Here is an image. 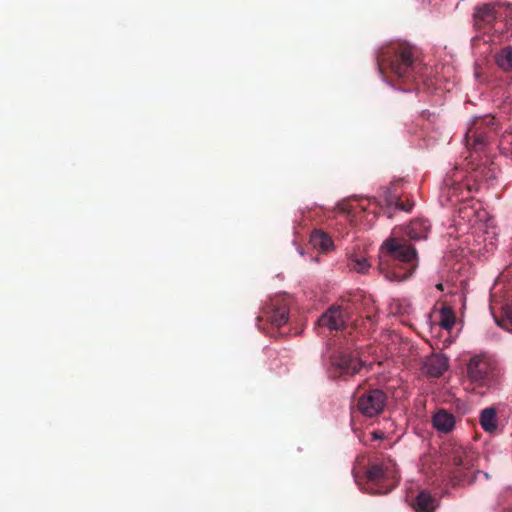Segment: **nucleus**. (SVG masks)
I'll list each match as a JSON object with an SVG mask.
<instances>
[{
    "label": "nucleus",
    "mask_w": 512,
    "mask_h": 512,
    "mask_svg": "<svg viewBox=\"0 0 512 512\" xmlns=\"http://www.w3.org/2000/svg\"><path fill=\"white\" fill-rule=\"evenodd\" d=\"M376 62L384 79L402 91H410L425 82L428 67L421 61L417 47L407 41H393L379 47Z\"/></svg>",
    "instance_id": "f257e3e1"
},
{
    "label": "nucleus",
    "mask_w": 512,
    "mask_h": 512,
    "mask_svg": "<svg viewBox=\"0 0 512 512\" xmlns=\"http://www.w3.org/2000/svg\"><path fill=\"white\" fill-rule=\"evenodd\" d=\"M416 267V249L407 240L393 237L383 242L378 269L387 280L404 281L413 274Z\"/></svg>",
    "instance_id": "f03ea898"
},
{
    "label": "nucleus",
    "mask_w": 512,
    "mask_h": 512,
    "mask_svg": "<svg viewBox=\"0 0 512 512\" xmlns=\"http://www.w3.org/2000/svg\"><path fill=\"white\" fill-rule=\"evenodd\" d=\"M499 369L496 362L486 355L472 357L467 364L470 389L479 395L486 394L498 382Z\"/></svg>",
    "instance_id": "7ed1b4c3"
},
{
    "label": "nucleus",
    "mask_w": 512,
    "mask_h": 512,
    "mask_svg": "<svg viewBox=\"0 0 512 512\" xmlns=\"http://www.w3.org/2000/svg\"><path fill=\"white\" fill-rule=\"evenodd\" d=\"M477 456L474 451L463 447L455 448L450 456L449 461L453 466L451 478L453 484L466 485L476 480V475L481 473L475 470V460Z\"/></svg>",
    "instance_id": "20e7f679"
},
{
    "label": "nucleus",
    "mask_w": 512,
    "mask_h": 512,
    "mask_svg": "<svg viewBox=\"0 0 512 512\" xmlns=\"http://www.w3.org/2000/svg\"><path fill=\"white\" fill-rule=\"evenodd\" d=\"M363 362L356 353L337 352L330 356V365L327 374L336 379L343 376H353L360 371Z\"/></svg>",
    "instance_id": "39448f33"
},
{
    "label": "nucleus",
    "mask_w": 512,
    "mask_h": 512,
    "mask_svg": "<svg viewBox=\"0 0 512 512\" xmlns=\"http://www.w3.org/2000/svg\"><path fill=\"white\" fill-rule=\"evenodd\" d=\"M368 482L375 486V493L387 494L398 483L395 471L388 465L373 464L366 472Z\"/></svg>",
    "instance_id": "423d86ee"
},
{
    "label": "nucleus",
    "mask_w": 512,
    "mask_h": 512,
    "mask_svg": "<svg viewBox=\"0 0 512 512\" xmlns=\"http://www.w3.org/2000/svg\"><path fill=\"white\" fill-rule=\"evenodd\" d=\"M496 4L484 3L477 5L473 13L474 28L477 31L484 33L501 36L502 30L496 28L497 19L499 16Z\"/></svg>",
    "instance_id": "0eeeda50"
},
{
    "label": "nucleus",
    "mask_w": 512,
    "mask_h": 512,
    "mask_svg": "<svg viewBox=\"0 0 512 512\" xmlns=\"http://www.w3.org/2000/svg\"><path fill=\"white\" fill-rule=\"evenodd\" d=\"M349 319L348 312L341 305H332L324 314H322V327L327 328L331 333L334 331L337 340L333 343L331 339L328 341V346H342L345 337L338 336L346 329V324Z\"/></svg>",
    "instance_id": "6e6552de"
},
{
    "label": "nucleus",
    "mask_w": 512,
    "mask_h": 512,
    "mask_svg": "<svg viewBox=\"0 0 512 512\" xmlns=\"http://www.w3.org/2000/svg\"><path fill=\"white\" fill-rule=\"evenodd\" d=\"M400 181H396L390 184L388 187L382 189V193L379 196V202L381 210L388 217H392V210H401L410 212L414 206V203L407 199L404 202L398 191Z\"/></svg>",
    "instance_id": "1a4fd4ad"
},
{
    "label": "nucleus",
    "mask_w": 512,
    "mask_h": 512,
    "mask_svg": "<svg viewBox=\"0 0 512 512\" xmlns=\"http://www.w3.org/2000/svg\"><path fill=\"white\" fill-rule=\"evenodd\" d=\"M387 402V395L380 389L364 391L357 398L356 408L366 417H374L383 412Z\"/></svg>",
    "instance_id": "9d476101"
},
{
    "label": "nucleus",
    "mask_w": 512,
    "mask_h": 512,
    "mask_svg": "<svg viewBox=\"0 0 512 512\" xmlns=\"http://www.w3.org/2000/svg\"><path fill=\"white\" fill-rule=\"evenodd\" d=\"M289 304L283 297H276L266 304L257 317L258 321L266 320L275 327H281L288 321Z\"/></svg>",
    "instance_id": "9b49d317"
},
{
    "label": "nucleus",
    "mask_w": 512,
    "mask_h": 512,
    "mask_svg": "<svg viewBox=\"0 0 512 512\" xmlns=\"http://www.w3.org/2000/svg\"><path fill=\"white\" fill-rule=\"evenodd\" d=\"M448 368V358L442 354H433L428 357L423 369L425 373L431 377L441 376Z\"/></svg>",
    "instance_id": "f8f14e48"
},
{
    "label": "nucleus",
    "mask_w": 512,
    "mask_h": 512,
    "mask_svg": "<svg viewBox=\"0 0 512 512\" xmlns=\"http://www.w3.org/2000/svg\"><path fill=\"white\" fill-rule=\"evenodd\" d=\"M433 427L441 433H450L455 427V416L445 409H439L432 417Z\"/></svg>",
    "instance_id": "ddd939ff"
},
{
    "label": "nucleus",
    "mask_w": 512,
    "mask_h": 512,
    "mask_svg": "<svg viewBox=\"0 0 512 512\" xmlns=\"http://www.w3.org/2000/svg\"><path fill=\"white\" fill-rule=\"evenodd\" d=\"M411 506L415 512H434L437 507V500L430 492L421 490L412 500Z\"/></svg>",
    "instance_id": "4468645a"
},
{
    "label": "nucleus",
    "mask_w": 512,
    "mask_h": 512,
    "mask_svg": "<svg viewBox=\"0 0 512 512\" xmlns=\"http://www.w3.org/2000/svg\"><path fill=\"white\" fill-rule=\"evenodd\" d=\"M430 231V223L426 219H416L407 228V235L411 240L426 239Z\"/></svg>",
    "instance_id": "2eb2a0df"
},
{
    "label": "nucleus",
    "mask_w": 512,
    "mask_h": 512,
    "mask_svg": "<svg viewBox=\"0 0 512 512\" xmlns=\"http://www.w3.org/2000/svg\"><path fill=\"white\" fill-rule=\"evenodd\" d=\"M466 141L468 145H472L474 150H481L488 141V136L480 131V124L470 128L466 133Z\"/></svg>",
    "instance_id": "dca6fc26"
},
{
    "label": "nucleus",
    "mask_w": 512,
    "mask_h": 512,
    "mask_svg": "<svg viewBox=\"0 0 512 512\" xmlns=\"http://www.w3.org/2000/svg\"><path fill=\"white\" fill-rule=\"evenodd\" d=\"M348 267L361 274H365L369 271L371 264L367 261V258L361 253L348 252Z\"/></svg>",
    "instance_id": "f3484780"
},
{
    "label": "nucleus",
    "mask_w": 512,
    "mask_h": 512,
    "mask_svg": "<svg viewBox=\"0 0 512 512\" xmlns=\"http://www.w3.org/2000/svg\"><path fill=\"white\" fill-rule=\"evenodd\" d=\"M479 422L482 429L492 433L497 429L496 409L493 407L485 408L481 411Z\"/></svg>",
    "instance_id": "a211bd4d"
},
{
    "label": "nucleus",
    "mask_w": 512,
    "mask_h": 512,
    "mask_svg": "<svg viewBox=\"0 0 512 512\" xmlns=\"http://www.w3.org/2000/svg\"><path fill=\"white\" fill-rule=\"evenodd\" d=\"M496 65L504 72L512 71V46H506L494 55Z\"/></svg>",
    "instance_id": "6ab92c4d"
},
{
    "label": "nucleus",
    "mask_w": 512,
    "mask_h": 512,
    "mask_svg": "<svg viewBox=\"0 0 512 512\" xmlns=\"http://www.w3.org/2000/svg\"><path fill=\"white\" fill-rule=\"evenodd\" d=\"M462 189V184L456 181H451L450 179H444V187H443V196L447 197V201L451 204H454L460 201L458 192Z\"/></svg>",
    "instance_id": "aec40b11"
},
{
    "label": "nucleus",
    "mask_w": 512,
    "mask_h": 512,
    "mask_svg": "<svg viewBox=\"0 0 512 512\" xmlns=\"http://www.w3.org/2000/svg\"><path fill=\"white\" fill-rule=\"evenodd\" d=\"M455 314L450 307H443L440 310L439 324L443 329L450 330L455 324Z\"/></svg>",
    "instance_id": "412c9836"
},
{
    "label": "nucleus",
    "mask_w": 512,
    "mask_h": 512,
    "mask_svg": "<svg viewBox=\"0 0 512 512\" xmlns=\"http://www.w3.org/2000/svg\"><path fill=\"white\" fill-rule=\"evenodd\" d=\"M357 208V206H354L349 202H342L337 205V210L339 211V213L347 215L351 222L353 221V218L356 217Z\"/></svg>",
    "instance_id": "4be33fe9"
},
{
    "label": "nucleus",
    "mask_w": 512,
    "mask_h": 512,
    "mask_svg": "<svg viewBox=\"0 0 512 512\" xmlns=\"http://www.w3.org/2000/svg\"><path fill=\"white\" fill-rule=\"evenodd\" d=\"M335 249L336 244L332 237L328 233L322 231V254L330 253Z\"/></svg>",
    "instance_id": "5701e85b"
},
{
    "label": "nucleus",
    "mask_w": 512,
    "mask_h": 512,
    "mask_svg": "<svg viewBox=\"0 0 512 512\" xmlns=\"http://www.w3.org/2000/svg\"><path fill=\"white\" fill-rule=\"evenodd\" d=\"M310 243L311 245L317 249L318 246H320V230L315 229L310 237Z\"/></svg>",
    "instance_id": "b1692460"
},
{
    "label": "nucleus",
    "mask_w": 512,
    "mask_h": 512,
    "mask_svg": "<svg viewBox=\"0 0 512 512\" xmlns=\"http://www.w3.org/2000/svg\"><path fill=\"white\" fill-rule=\"evenodd\" d=\"M505 321L512 325V304L504 308Z\"/></svg>",
    "instance_id": "393cba45"
},
{
    "label": "nucleus",
    "mask_w": 512,
    "mask_h": 512,
    "mask_svg": "<svg viewBox=\"0 0 512 512\" xmlns=\"http://www.w3.org/2000/svg\"><path fill=\"white\" fill-rule=\"evenodd\" d=\"M475 77H476L477 79H480V78H481V73H480V71H479V67H478V66H476V67H475Z\"/></svg>",
    "instance_id": "a878e982"
},
{
    "label": "nucleus",
    "mask_w": 512,
    "mask_h": 512,
    "mask_svg": "<svg viewBox=\"0 0 512 512\" xmlns=\"http://www.w3.org/2000/svg\"><path fill=\"white\" fill-rule=\"evenodd\" d=\"M315 326H319L320 325V316H318L314 322Z\"/></svg>",
    "instance_id": "bb28decb"
},
{
    "label": "nucleus",
    "mask_w": 512,
    "mask_h": 512,
    "mask_svg": "<svg viewBox=\"0 0 512 512\" xmlns=\"http://www.w3.org/2000/svg\"><path fill=\"white\" fill-rule=\"evenodd\" d=\"M436 288H437L438 290H440V291H443V289H444V288H443V284H441V283L437 284V285H436Z\"/></svg>",
    "instance_id": "cd10ccee"
},
{
    "label": "nucleus",
    "mask_w": 512,
    "mask_h": 512,
    "mask_svg": "<svg viewBox=\"0 0 512 512\" xmlns=\"http://www.w3.org/2000/svg\"><path fill=\"white\" fill-rule=\"evenodd\" d=\"M485 122H486L487 124H491V125H492V124H493V118H487V119L485 120Z\"/></svg>",
    "instance_id": "c85d7f7f"
},
{
    "label": "nucleus",
    "mask_w": 512,
    "mask_h": 512,
    "mask_svg": "<svg viewBox=\"0 0 512 512\" xmlns=\"http://www.w3.org/2000/svg\"><path fill=\"white\" fill-rule=\"evenodd\" d=\"M319 253H320V251H319V250H317V254H316V256H314V257H313V260H314V261H317V260H318V255H319Z\"/></svg>",
    "instance_id": "c756f323"
},
{
    "label": "nucleus",
    "mask_w": 512,
    "mask_h": 512,
    "mask_svg": "<svg viewBox=\"0 0 512 512\" xmlns=\"http://www.w3.org/2000/svg\"><path fill=\"white\" fill-rule=\"evenodd\" d=\"M374 438H380L376 432L373 433Z\"/></svg>",
    "instance_id": "7c9ffc66"
}]
</instances>
